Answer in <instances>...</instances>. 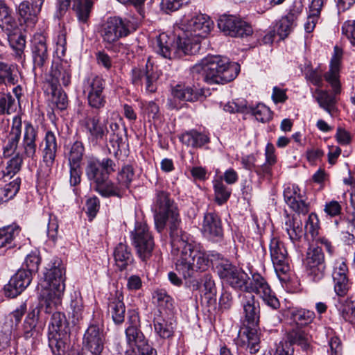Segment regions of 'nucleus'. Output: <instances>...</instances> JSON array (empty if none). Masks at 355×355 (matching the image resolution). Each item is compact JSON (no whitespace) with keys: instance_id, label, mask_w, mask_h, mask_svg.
Masks as SVG:
<instances>
[{"instance_id":"obj_34","label":"nucleus","mask_w":355,"mask_h":355,"mask_svg":"<svg viewBox=\"0 0 355 355\" xmlns=\"http://www.w3.org/2000/svg\"><path fill=\"white\" fill-rule=\"evenodd\" d=\"M153 325L155 331L161 338L170 339L173 338L176 328V322L172 318L166 320L162 316H157L153 320Z\"/></svg>"},{"instance_id":"obj_40","label":"nucleus","mask_w":355,"mask_h":355,"mask_svg":"<svg viewBox=\"0 0 355 355\" xmlns=\"http://www.w3.org/2000/svg\"><path fill=\"white\" fill-rule=\"evenodd\" d=\"M20 231L21 228L17 224L0 228V248L15 247V239L19 235Z\"/></svg>"},{"instance_id":"obj_18","label":"nucleus","mask_w":355,"mask_h":355,"mask_svg":"<svg viewBox=\"0 0 355 355\" xmlns=\"http://www.w3.org/2000/svg\"><path fill=\"white\" fill-rule=\"evenodd\" d=\"M134 176L133 167L129 164L123 166L117 174L116 182H111L110 197L121 198L129 189Z\"/></svg>"},{"instance_id":"obj_4","label":"nucleus","mask_w":355,"mask_h":355,"mask_svg":"<svg viewBox=\"0 0 355 355\" xmlns=\"http://www.w3.org/2000/svg\"><path fill=\"white\" fill-rule=\"evenodd\" d=\"M193 70L201 73L205 82L209 84H225L233 80L240 71V66L230 62L229 59L220 55H208Z\"/></svg>"},{"instance_id":"obj_45","label":"nucleus","mask_w":355,"mask_h":355,"mask_svg":"<svg viewBox=\"0 0 355 355\" xmlns=\"http://www.w3.org/2000/svg\"><path fill=\"white\" fill-rule=\"evenodd\" d=\"M284 229L288 233L290 239L295 243L300 241L303 235L302 223L298 220L297 217L286 216L284 225Z\"/></svg>"},{"instance_id":"obj_44","label":"nucleus","mask_w":355,"mask_h":355,"mask_svg":"<svg viewBox=\"0 0 355 355\" xmlns=\"http://www.w3.org/2000/svg\"><path fill=\"white\" fill-rule=\"evenodd\" d=\"M315 93V100L318 103L320 107L332 116L336 110V97L329 94L328 92L321 90L320 89H316Z\"/></svg>"},{"instance_id":"obj_8","label":"nucleus","mask_w":355,"mask_h":355,"mask_svg":"<svg viewBox=\"0 0 355 355\" xmlns=\"http://www.w3.org/2000/svg\"><path fill=\"white\" fill-rule=\"evenodd\" d=\"M304 266L308 277L313 282H320L324 277L326 264L324 254L321 248H308Z\"/></svg>"},{"instance_id":"obj_11","label":"nucleus","mask_w":355,"mask_h":355,"mask_svg":"<svg viewBox=\"0 0 355 355\" xmlns=\"http://www.w3.org/2000/svg\"><path fill=\"white\" fill-rule=\"evenodd\" d=\"M245 293H257L263 300L265 304L272 309H277L280 306L279 300L272 291L270 286L265 279L259 274L252 275V279L248 284Z\"/></svg>"},{"instance_id":"obj_16","label":"nucleus","mask_w":355,"mask_h":355,"mask_svg":"<svg viewBox=\"0 0 355 355\" xmlns=\"http://www.w3.org/2000/svg\"><path fill=\"white\" fill-rule=\"evenodd\" d=\"M22 132V121L20 116L12 118V125L3 139V154L4 157L14 155L19 146Z\"/></svg>"},{"instance_id":"obj_43","label":"nucleus","mask_w":355,"mask_h":355,"mask_svg":"<svg viewBox=\"0 0 355 355\" xmlns=\"http://www.w3.org/2000/svg\"><path fill=\"white\" fill-rule=\"evenodd\" d=\"M16 21L11 15V10L6 3L0 1V27L9 35L15 28Z\"/></svg>"},{"instance_id":"obj_48","label":"nucleus","mask_w":355,"mask_h":355,"mask_svg":"<svg viewBox=\"0 0 355 355\" xmlns=\"http://www.w3.org/2000/svg\"><path fill=\"white\" fill-rule=\"evenodd\" d=\"M291 319L297 324L305 326L310 324L315 318V313L304 309H293L289 311Z\"/></svg>"},{"instance_id":"obj_60","label":"nucleus","mask_w":355,"mask_h":355,"mask_svg":"<svg viewBox=\"0 0 355 355\" xmlns=\"http://www.w3.org/2000/svg\"><path fill=\"white\" fill-rule=\"evenodd\" d=\"M52 88L53 103L60 110H65L68 105V98L66 93L63 91L57 89L55 87Z\"/></svg>"},{"instance_id":"obj_20","label":"nucleus","mask_w":355,"mask_h":355,"mask_svg":"<svg viewBox=\"0 0 355 355\" xmlns=\"http://www.w3.org/2000/svg\"><path fill=\"white\" fill-rule=\"evenodd\" d=\"M32 275L24 268L19 269L4 286L6 295L9 297H15L31 284Z\"/></svg>"},{"instance_id":"obj_12","label":"nucleus","mask_w":355,"mask_h":355,"mask_svg":"<svg viewBox=\"0 0 355 355\" xmlns=\"http://www.w3.org/2000/svg\"><path fill=\"white\" fill-rule=\"evenodd\" d=\"M218 26L225 35L231 37H243L252 33V28L248 24L234 15H221Z\"/></svg>"},{"instance_id":"obj_35","label":"nucleus","mask_w":355,"mask_h":355,"mask_svg":"<svg viewBox=\"0 0 355 355\" xmlns=\"http://www.w3.org/2000/svg\"><path fill=\"white\" fill-rule=\"evenodd\" d=\"M70 334H48L49 347L53 355H64Z\"/></svg>"},{"instance_id":"obj_15","label":"nucleus","mask_w":355,"mask_h":355,"mask_svg":"<svg viewBox=\"0 0 355 355\" xmlns=\"http://www.w3.org/2000/svg\"><path fill=\"white\" fill-rule=\"evenodd\" d=\"M158 76L157 71L149 60L146 64L145 67H135L131 71L132 83L135 86L141 87L144 82L146 90L150 93L156 91V82Z\"/></svg>"},{"instance_id":"obj_6","label":"nucleus","mask_w":355,"mask_h":355,"mask_svg":"<svg viewBox=\"0 0 355 355\" xmlns=\"http://www.w3.org/2000/svg\"><path fill=\"white\" fill-rule=\"evenodd\" d=\"M131 23L119 17H109L102 25L100 35L107 49L110 48L120 38L130 34Z\"/></svg>"},{"instance_id":"obj_17","label":"nucleus","mask_w":355,"mask_h":355,"mask_svg":"<svg viewBox=\"0 0 355 355\" xmlns=\"http://www.w3.org/2000/svg\"><path fill=\"white\" fill-rule=\"evenodd\" d=\"M71 0H57L58 17H62L67 10ZM73 9L76 12L78 19L81 23H86L89 17L90 10L92 6L91 0H73Z\"/></svg>"},{"instance_id":"obj_64","label":"nucleus","mask_w":355,"mask_h":355,"mask_svg":"<svg viewBox=\"0 0 355 355\" xmlns=\"http://www.w3.org/2000/svg\"><path fill=\"white\" fill-rule=\"evenodd\" d=\"M295 26V22L284 17L279 22L277 33L281 37H286Z\"/></svg>"},{"instance_id":"obj_58","label":"nucleus","mask_w":355,"mask_h":355,"mask_svg":"<svg viewBox=\"0 0 355 355\" xmlns=\"http://www.w3.org/2000/svg\"><path fill=\"white\" fill-rule=\"evenodd\" d=\"M40 263V258L39 255L35 252L31 253L26 256L23 264V268H24L26 271L30 272L31 275H33V273L38 270Z\"/></svg>"},{"instance_id":"obj_62","label":"nucleus","mask_w":355,"mask_h":355,"mask_svg":"<svg viewBox=\"0 0 355 355\" xmlns=\"http://www.w3.org/2000/svg\"><path fill=\"white\" fill-rule=\"evenodd\" d=\"M248 280L249 277L248 274L241 269H239L236 275L235 280L232 283V287L235 289L246 291V289H248Z\"/></svg>"},{"instance_id":"obj_63","label":"nucleus","mask_w":355,"mask_h":355,"mask_svg":"<svg viewBox=\"0 0 355 355\" xmlns=\"http://www.w3.org/2000/svg\"><path fill=\"white\" fill-rule=\"evenodd\" d=\"M306 78L313 85L320 87L322 85V71L320 69H311L306 72Z\"/></svg>"},{"instance_id":"obj_42","label":"nucleus","mask_w":355,"mask_h":355,"mask_svg":"<svg viewBox=\"0 0 355 355\" xmlns=\"http://www.w3.org/2000/svg\"><path fill=\"white\" fill-rule=\"evenodd\" d=\"M180 139L184 144L193 148H200L209 141L206 135L194 130L183 133Z\"/></svg>"},{"instance_id":"obj_2","label":"nucleus","mask_w":355,"mask_h":355,"mask_svg":"<svg viewBox=\"0 0 355 355\" xmlns=\"http://www.w3.org/2000/svg\"><path fill=\"white\" fill-rule=\"evenodd\" d=\"M213 21L203 14L184 16L180 24L183 31L176 42L166 34H160L155 40L153 48L162 57L172 60L180 58L185 55H193L200 49V43L211 31Z\"/></svg>"},{"instance_id":"obj_23","label":"nucleus","mask_w":355,"mask_h":355,"mask_svg":"<svg viewBox=\"0 0 355 355\" xmlns=\"http://www.w3.org/2000/svg\"><path fill=\"white\" fill-rule=\"evenodd\" d=\"M37 129L29 121L24 122V132L21 147L22 155L34 159L36 157Z\"/></svg>"},{"instance_id":"obj_57","label":"nucleus","mask_w":355,"mask_h":355,"mask_svg":"<svg viewBox=\"0 0 355 355\" xmlns=\"http://www.w3.org/2000/svg\"><path fill=\"white\" fill-rule=\"evenodd\" d=\"M141 109L148 121L150 119H159L161 116L159 107L153 101L142 103Z\"/></svg>"},{"instance_id":"obj_32","label":"nucleus","mask_w":355,"mask_h":355,"mask_svg":"<svg viewBox=\"0 0 355 355\" xmlns=\"http://www.w3.org/2000/svg\"><path fill=\"white\" fill-rule=\"evenodd\" d=\"M335 300V307L338 314L345 322L355 326V301L352 298Z\"/></svg>"},{"instance_id":"obj_21","label":"nucleus","mask_w":355,"mask_h":355,"mask_svg":"<svg viewBox=\"0 0 355 355\" xmlns=\"http://www.w3.org/2000/svg\"><path fill=\"white\" fill-rule=\"evenodd\" d=\"M284 198L285 202L295 212L306 214L309 211L305 196L300 193L298 186L288 185L284 190Z\"/></svg>"},{"instance_id":"obj_50","label":"nucleus","mask_w":355,"mask_h":355,"mask_svg":"<svg viewBox=\"0 0 355 355\" xmlns=\"http://www.w3.org/2000/svg\"><path fill=\"white\" fill-rule=\"evenodd\" d=\"M20 184V178H17L3 187H0V205L15 196L19 190Z\"/></svg>"},{"instance_id":"obj_55","label":"nucleus","mask_w":355,"mask_h":355,"mask_svg":"<svg viewBox=\"0 0 355 355\" xmlns=\"http://www.w3.org/2000/svg\"><path fill=\"white\" fill-rule=\"evenodd\" d=\"M70 309L71 310V313L73 321L76 320L78 322L83 318L84 311L83 300L82 297L76 293L71 296Z\"/></svg>"},{"instance_id":"obj_47","label":"nucleus","mask_w":355,"mask_h":355,"mask_svg":"<svg viewBox=\"0 0 355 355\" xmlns=\"http://www.w3.org/2000/svg\"><path fill=\"white\" fill-rule=\"evenodd\" d=\"M17 327L18 324H15V321L8 315L0 331L1 348L4 349L10 345L12 334Z\"/></svg>"},{"instance_id":"obj_10","label":"nucleus","mask_w":355,"mask_h":355,"mask_svg":"<svg viewBox=\"0 0 355 355\" xmlns=\"http://www.w3.org/2000/svg\"><path fill=\"white\" fill-rule=\"evenodd\" d=\"M105 80L99 76H91L83 83L84 93L87 94L88 105L96 110L103 108L106 103L103 92Z\"/></svg>"},{"instance_id":"obj_41","label":"nucleus","mask_w":355,"mask_h":355,"mask_svg":"<svg viewBox=\"0 0 355 355\" xmlns=\"http://www.w3.org/2000/svg\"><path fill=\"white\" fill-rule=\"evenodd\" d=\"M216 268L220 278L232 286L239 268L233 266L230 261L224 259H221L218 261Z\"/></svg>"},{"instance_id":"obj_29","label":"nucleus","mask_w":355,"mask_h":355,"mask_svg":"<svg viewBox=\"0 0 355 355\" xmlns=\"http://www.w3.org/2000/svg\"><path fill=\"white\" fill-rule=\"evenodd\" d=\"M40 312L35 308L26 315L22 325V336L26 340L35 339L41 334V329L37 326Z\"/></svg>"},{"instance_id":"obj_36","label":"nucleus","mask_w":355,"mask_h":355,"mask_svg":"<svg viewBox=\"0 0 355 355\" xmlns=\"http://www.w3.org/2000/svg\"><path fill=\"white\" fill-rule=\"evenodd\" d=\"M114 257L116 267L123 270L133 262V257L130 248L125 243H119L114 249Z\"/></svg>"},{"instance_id":"obj_22","label":"nucleus","mask_w":355,"mask_h":355,"mask_svg":"<svg viewBox=\"0 0 355 355\" xmlns=\"http://www.w3.org/2000/svg\"><path fill=\"white\" fill-rule=\"evenodd\" d=\"M31 56L34 69H42L49 58L46 38L42 35H36L31 41Z\"/></svg>"},{"instance_id":"obj_38","label":"nucleus","mask_w":355,"mask_h":355,"mask_svg":"<svg viewBox=\"0 0 355 355\" xmlns=\"http://www.w3.org/2000/svg\"><path fill=\"white\" fill-rule=\"evenodd\" d=\"M44 144L43 160L48 166H51L54 162L58 150L56 137L52 131L49 130L46 132Z\"/></svg>"},{"instance_id":"obj_19","label":"nucleus","mask_w":355,"mask_h":355,"mask_svg":"<svg viewBox=\"0 0 355 355\" xmlns=\"http://www.w3.org/2000/svg\"><path fill=\"white\" fill-rule=\"evenodd\" d=\"M85 127L88 139L94 144H98L107 140L109 132L107 125L100 121L98 114L87 116L85 119Z\"/></svg>"},{"instance_id":"obj_9","label":"nucleus","mask_w":355,"mask_h":355,"mask_svg":"<svg viewBox=\"0 0 355 355\" xmlns=\"http://www.w3.org/2000/svg\"><path fill=\"white\" fill-rule=\"evenodd\" d=\"M269 249L277 275L281 281L286 282L287 280L286 275L290 272L291 267L284 243L278 238L273 237L270 240Z\"/></svg>"},{"instance_id":"obj_14","label":"nucleus","mask_w":355,"mask_h":355,"mask_svg":"<svg viewBox=\"0 0 355 355\" xmlns=\"http://www.w3.org/2000/svg\"><path fill=\"white\" fill-rule=\"evenodd\" d=\"M105 341L103 327L91 324L83 335V345L92 355H101L104 349Z\"/></svg>"},{"instance_id":"obj_30","label":"nucleus","mask_w":355,"mask_h":355,"mask_svg":"<svg viewBox=\"0 0 355 355\" xmlns=\"http://www.w3.org/2000/svg\"><path fill=\"white\" fill-rule=\"evenodd\" d=\"M123 300L122 293L118 291L109 297L108 312L111 313L113 321L117 324L123 323L125 319V307Z\"/></svg>"},{"instance_id":"obj_5","label":"nucleus","mask_w":355,"mask_h":355,"mask_svg":"<svg viewBox=\"0 0 355 355\" xmlns=\"http://www.w3.org/2000/svg\"><path fill=\"white\" fill-rule=\"evenodd\" d=\"M116 170V164L109 157L101 160L94 156L86 157L85 175L95 189L101 196L109 198L111 181L110 175Z\"/></svg>"},{"instance_id":"obj_31","label":"nucleus","mask_w":355,"mask_h":355,"mask_svg":"<svg viewBox=\"0 0 355 355\" xmlns=\"http://www.w3.org/2000/svg\"><path fill=\"white\" fill-rule=\"evenodd\" d=\"M125 336L127 343L132 348L140 349L146 353L147 352H152L153 349L146 339L144 334L140 330L139 327H128L125 329Z\"/></svg>"},{"instance_id":"obj_13","label":"nucleus","mask_w":355,"mask_h":355,"mask_svg":"<svg viewBox=\"0 0 355 355\" xmlns=\"http://www.w3.org/2000/svg\"><path fill=\"white\" fill-rule=\"evenodd\" d=\"M331 277L334 283V289L338 297L347 295L350 288L349 279V269L344 258H339L333 263Z\"/></svg>"},{"instance_id":"obj_27","label":"nucleus","mask_w":355,"mask_h":355,"mask_svg":"<svg viewBox=\"0 0 355 355\" xmlns=\"http://www.w3.org/2000/svg\"><path fill=\"white\" fill-rule=\"evenodd\" d=\"M45 277L48 287L64 291L65 268L60 259H54L53 265Z\"/></svg>"},{"instance_id":"obj_46","label":"nucleus","mask_w":355,"mask_h":355,"mask_svg":"<svg viewBox=\"0 0 355 355\" xmlns=\"http://www.w3.org/2000/svg\"><path fill=\"white\" fill-rule=\"evenodd\" d=\"M153 302L159 307L160 313H162V311L171 313L174 309L173 299L164 290L158 289L155 291L153 294Z\"/></svg>"},{"instance_id":"obj_39","label":"nucleus","mask_w":355,"mask_h":355,"mask_svg":"<svg viewBox=\"0 0 355 355\" xmlns=\"http://www.w3.org/2000/svg\"><path fill=\"white\" fill-rule=\"evenodd\" d=\"M51 318L49 325V333L52 334H70L69 322L64 313L59 311L51 313Z\"/></svg>"},{"instance_id":"obj_49","label":"nucleus","mask_w":355,"mask_h":355,"mask_svg":"<svg viewBox=\"0 0 355 355\" xmlns=\"http://www.w3.org/2000/svg\"><path fill=\"white\" fill-rule=\"evenodd\" d=\"M338 73L339 60L336 56H334L331 60L329 70L324 74V78L331 85L336 94L340 92Z\"/></svg>"},{"instance_id":"obj_1","label":"nucleus","mask_w":355,"mask_h":355,"mask_svg":"<svg viewBox=\"0 0 355 355\" xmlns=\"http://www.w3.org/2000/svg\"><path fill=\"white\" fill-rule=\"evenodd\" d=\"M152 210L157 232L168 229L176 269L184 278L191 277L195 271L205 270L209 259L205 252L189 242V235L181 227L179 210L170 193L156 190Z\"/></svg>"},{"instance_id":"obj_54","label":"nucleus","mask_w":355,"mask_h":355,"mask_svg":"<svg viewBox=\"0 0 355 355\" xmlns=\"http://www.w3.org/2000/svg\"><path fill=\"white\" fill-rule=\"evenodd\" d=\"M22 163L23 155L19 153H16L13 157L8 161L5 169L3 171L4 177L10 176L12 178L21 169Z\"/></svg>"},{"instance_id":"obj_7","label":"nucleus","mask_w":355,"mask_h":355,"mask_svg":"<svg viewBox=\"0 0 355 355\" xmlns=\"http://www.w3.org/2000/svg\"><path fill=\"white\" fill-rule=\"evenodd\" d=\"M130 237L139 257L144 261L149 259L153 254L155 242L147 224L137 222Z\"/></svg>"},{"instance_id":"obj_26","label":"nucleus","mask_w":355,"mask_h":355,"mask_svg":"<svg viewBox=\"0 0 355 355\" xmlns=\"http://www.w3.org/2000/svg\"><path fill=\"white\" fill-rule=\"evenodd\" d=\"M202 232L209 239L217 241L222 239L223 230L221 220L216 213L209 212L205 214Z\"/></svg>"},{"instance_id":"obj_51","label":"nucleus","mask_w":355,"mask_h":355,"mask_svg":"<svg viewBox=\"0 0 355 355\" xmlns=\"http://www.w3.org/2000/svg\"><path fill=\"white\" fill-rule=\"evenodd\" d=\"M214 189L216 202L221 205L226 202L230 197L232 190L225 186L221 180L214 182Z\"/></svg>"},{"instance_id":"obj_53","label":"nucleus","mask_w":355,"mask_h":355,"mask_svg":"<svg viewBox=\"0 0 355 355\" xmlns=\"http://www.w3.org/2000/svg\"><path fill=\"white\" fill-rule=\"evenodd\" d=\"M14 69V66L0 62V85L8 83L14 85L17 83V76L13 74Z\"/></svg>"},{"instance_id":"obj_33","label":"nucleus","mask_w":355,"mask_h":355,"mask_svg":"<svg viewBox=\"0 0 355 355\" xmlns=\"http://www.w3.org/2000/svg\"><path fill=\"white\" fill-rule=\"evenodd\" d=\"M173 96L180 101L194 102L205 96L204 89L177 85L173 89Z\"/></svg>"},{"instance_id":"obj_56","label":"nucleus","mask_w":355,"mask_h":355,"mask_svg":"<svg viewBox=\"0 0 355 355\" xmlns=\"http://www.w3.org/2000/svg\"><path fill=\"white\" fill-rule=\"evenodd\" d=\"M248 112L252 113L257 121L263 123L271 119L270 109L263 104H258L255 107H248Z\"/></svg>"},{"instance_id":"obj_24","label":"nucleus","mask_w":355,"mask_h":355,"mask_svg":"<svg viewBox=\"0 0 355 355\" xmlns=\"http://www.w3.org/2000/svg\"><path fill=\"white\" fill-rule=\"evenodd\" d=\"M71 70L70 65L65 61L53 62L50 72V83L52 87L58 85L67 87L71 83Z\"/></svg>"},{"instance_id":"obj_25","label":"nucleus","mask_w":355,"mask_h":355,"mask_svg":"<svg viewBox=\"0 0 355 355\" xmlns=\"http://www.w3.org/2000/svg\"><path fill=\"white\" fill-rule=\"evenodd\" d=\"M64 291L47 287L42 291L40 302V310H44L46 313L58 311L62 303Z\"/></svg>"},{"instance_id":"obj_61","label":"nucleus","mask_w":355,"mask_h":355,"mask_svg":"<svg viewBox=\"0 0 355 355\" xmlns=\"http://www.w3.org/2000/svg\"><path fill=\"white\" fill-rule=\"evenodd\" d=\"M15 103V98L10 94L0 98V114H10Z\"/></svg>"},{"instance_id":"obj_28","label":"nucleus","mask_w":355,"mask_h":355,"mask_svg":"<svg viewBox=\"0 0 355 355\" xmlns=\"http://www.w3.org/2000/svg\"><path fill=\"white\" fill-rule=\"evenodd\" d=\"M41 8L42 6L33 2L31 3L28 1L21 2L17 9L20 24H24L26 27H33L37 21V15Z\"/></svg>"},{"instance_id":"obj_52","label":"nucleus","mask_w":355,"mask_h":355,"mask_svg":"<svg viewBox=\"0 0 355 355\" xmlns=\"http://www.w3.org/2000/svg\"><path fill=\"white\" fill-rule=\"evenodd\" d=\"M84 152L83 144L79 141H75L70 147L67 154L69 164L80 165Z\"/></svg>"},{"instance_id":"obj_3","label":"nucleus","mask_w":355,"mask_h":355,"mask_svg":"<svg viewBox=\"0 0 355 355\" xmlns=\"http://www.w3.org/2000/svg\"><path fill=\"white\" fill-rule=\"evenodd\" d=\"M243 307V327L240 329L237 338L234 340L238 347H246L251 354L257 353L260 349L259 337V302L252 293L239 295Z\"/></svg>"},{"instance_id":"obj_59","label":"nucleus","mask_w":355,"mask_h":355,"mask_svg":"<svg viewBox=\"0 0 355 355\" xmlns=\"http://www.w3.org/2000/svg\"><path fill=\"white\" fill-rule=\"evenodd\" d=\"M319 219L315 213L309 214L305 224V232L311 234L312 238L315 237L319 233Z\"/></svg>"},{"instance_id":"obj_37","label":"nucleus","mask_w":355,"mask_h":355,"mask_svg":"<svg viewBox=\"0 0 355 355\" xmlns=\"http://www.w3.org/2000/svg\"><path fill=\"white\" fill-rule=\"evenodd\" d=\"M288 342L283 344H288L291 348L293 345H297L301 347L303 350H308L310 347L311 338L308 334L302 328H293L287 334Z\"/></svg>"}]
</instances>
